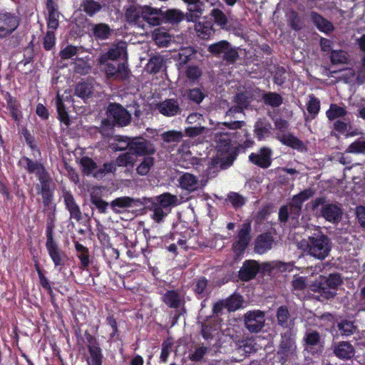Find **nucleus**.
<instances>
[{"label":"nucleus","instance_id":"36","mask_svg":"<svg viewBox=\"0 0 365 365\" xmlns=\"http://www.w3.org/2000/svg\"><path fill=\"white\" fill-rule=\"evenodd\" d=\"M272 242L273 239L270 234H262L257 238L255 250L256 252L263 254L271 249Z\"/></svg>","mask_w":365,"mask_h":365},{"label":"nucleus","instance_id":"64","mask_svg":"<svg viewBox=\"0 0 365 365\" xmlns=\"http://www.w3.org/2000/svg\"><path fill=\"white\" fill-rule=\"evenodd\" d=\"M228 200L235 208L240 207L245 203V197L237 192H230L228 195Z\"/></svg>","mask_w":365,"mask_h":365},{"label":"nucleus","instance_id":"34","mask_svg":"<svg viewBox=\"0 0 365 365\" xmlns=\"http://www.w3.org/2000/svg\"><path fill=\"white\" fill-rule=\"evenodd\" d=\"M185 19H186V14L179 9H170L163 11V24L168 23L172 25H177Z\"/></svg>","mask_w":365,"mask_h":365},{"label":"nucleus","instance_id":"18","mask_svg":"<svg viewBox=\"0 0 365 365\" xmlns=\"http://www.w3.org/2000/svg\"><path fill=\"white\" fill-rule=\"evenodd\" d=\"M272 150L267 146L262 147L257 153H251L249 160L252 164L261 168H268L272 164Z\"/></svg>","mask_w":365,"mask_h":365},{"label":"nucleus","instance_id":"29","mask_svg":"<svg viewBox=\"0 0 365 365\" xmlns=\"http://www.w3.org/2000/svg\"><path fill=\"white\" fill-rule=\"evenodd\" d=\"M304 340L306 342L304 351L317 355L321 352L320 336L318 332L314 331H307L304 336Z\"/></svg>","mask_w":365,"mask_h":365},{"label":"nucleus","instance_id":"1","mask_svg":"<svg viewBox=\"0 0 365 365\" xmlns=\"http://www.w3.org/2000/svg\"><path fill=\"white\" fill-rule=\"evenodd\" d=\"M238 136V145L233 146L227 133H220L217 140V150L221 160V167L226 169L231 166L240 152L245 153L247 148H252L255 141L252 134L247 130L236 133Z\"/></svg>","mask_w":365,"mask_h":365},{"label":"nucleus","instance_id":"56","mask_svg":"<svg viewBox=\"0 0 365 365\" xmlns=\"http://www.w3.org/2000/svg\"><path fill=\"white\" fill-rule=\"evenodd\" d=\"M330 59L332 64L345 63L347 61L346 53L342 50L331 51Z\"/></svg>","mask_w":365,"mask_h":365},{"label":"nucleus","instance_id":"30","mask_svg":"<svg viewBox=\"0 0 365 365\" xmlns=\"http://www.w3.org/2000/svg\"><path fill=\"white\" fill-rule=\"evenodd\" d=\"M310 19L317 29L324 34H329L334 29L333 24L316 11L310 13Z\"/></svg>","mask_w":365,"mask_h":365},{"label":"nucleus","instance_id":"22","mask_svg":"<svg viewBox=\"0 0 365 365\" xmlns=\"http://www.w3.org/2000/svg\"><path fill=\"white\" fill-rule=\"evenodd\" d=\"M144 6L133 4L125 9V21L130 25H140L142 24Z\"/></svg>","mask_w":365,"mask_h":365},{"label":"nucleus","instance_id":"8","mask_svg":"<svg viewBox=\"0 0 365 365\" xmlns=\"http://www.w3.org/2000/svg\"><path fill=\"white\" fill-rule=\"evenodd\" d=\"M144 200L135 199L130 197H121L113 200L110 202V207L115 213H131L132 216H136L142 212Z\"/></svg>","mask_w":365,"mask_h":365},{"label":"nucleus","instance_id":"31","mask_svg":"<svg viewBox=\"0 0 365 365\" xmlns=\"http://www.w3.org/2000/svg\"><path fill=\"white\" fill-rule=\"evenodd\" d=\"M272 124L266 118H258L254 125V134L258 141H262L271 133Z\"/></svg>","mask_w":365,"mask_h":365},{"label":"nucleus","instance_id":"55","mask_svg":"<svg viewBox=\"0 0 365 365\" xmlns=\"http://www.w3.org/2000/svg\"><path fill=\"white\" fill-rule=\"evenodd\" d=\"M59 11L48 12L46 17V24L48 29L56 31L59 26Z\"/></svg>","mask_w":365,"mask_h":365},{"label":"nucleus","instance_id":"62","mask_svg":"<svg viewBox=\"0 0 365 365\" xmlns=\"http://www.w3.org/2000/svg\"><path fill=\"white\" fill-rule=\"evenodd\" d=\"M78 53V47L73 45H68L60 51V56L62 59H71Z\"/></svg>","mask_w":365,"mask_h":365},{"label":"nucleus","instance_id":"40","mask_svg":"<svg viewBox=\"0 0 365 365\" xmlns=\"http://www.w3.org/2000/svg\"><path fill=\"white\" fill-rule=\"evenodd\" d=\"M165 61L162 56L154 55L151 56L146 65L148 72L152 74L159 73L165 66Z\"/></svg>","mask_w":365,"mask_h":365},{"label":"nucleus","instance_id":"53","mask_svg":"<svg viewBox=\"0 0 365 365\" xmlns=\"http://www.w3.org/2000/svg\"><path fill=\"white\" fill-rule=\"evenodd\" d=\"M154 158L150 156L144 157L143 161L137 168V173L141 175H146L150 170V168L153 165Z\"/></svg>","mask_w":365,"mask_h":365},{"label":"nucleus","instance_id":"26","mask_svg":"<svg viewBox=\"0 0 365 365\" xmlns=\"http://www.w3.org/2000/svg\"><path fill=\"white\" fill-rule=\"evenodd\" d=\"M4 98L6 101L7 108L9 110L12 119L15 122H20L23 118L20 103L16 98L13 97L9 92H6L4 94Z\"/></svg>","mask_w":365,"mask_h":365},{"label":"nucleus","instance_id":"7","mask_svg":"<svg viewBox=\"0 0 365 365\" xmlns=\"http://www.w3.org/2000/svg\"><path fill=\"white\" fill-rule=\"evenodd\" d=\"M314 191L312 190L307 189L294 195L292 200L289 207L284 206L279 210V220L282 222H285L289 217H292L293 220L297 219L301 212L302 203L312 197Z\"/></svg>","mask_w":365,"mask_h":365},{"label":"nucleus","instance_id":"24","mask_svg":"<svg viewBox=\"0 0 365 365\" xmlns=\"http://www.w3.org/2000/svg\"><path fill=\"white\" fill-rule=\"evenodd\" d=\"M276 138L282 145L289 147L294 150H297L300 153H303L307 150V147L304 142L289 132L276 136Z\"/></svg>","mask_w":365,"mask_h":365},{"label":"nucleus","instance_id":"60","mask_svg":"<svg viewBox=\"0 0 365 365\" xmlns=\"http://www.w3.org/2000/svg\"><path fill=\"white\" fill-rule=\"evenodd\" d=\"M21 135H23L26 143L32 150L39 152V150L35 143V138L31 134L30 131L24 128L21 129Z\"/></svg>","mask_w":365,"mask_h":365},{"label":"nucleus","instance_id":"23","mask_svg":"<svg viewBox=\"0 0 365 365\" xmlns=\"http://www.w3.org/2000/svg\"><path fill=\"white\" fill-rule=\"evenodd\" d=\"M182 1L187 6L186 20L188 22H196L202 14L203 2L201 0H182Z\"/></svg>","mask_w":365,"mask_h":365},{"label":"nucleus","instance_id":"42","mask_svg":"<svg viewBox=\"0 0 365 365\" xmlns=\"http://www.w3.org/2000/svg\"><path fill=\"white\" fill-rule=\"evenodd\" d=\"M56 104L58 120L66 125H70L71 120L68 113L66 111V106L59 95L57 96Z\"/></svg>","mask_w":365,"mask_h":365},{"label":"nucleus","instance_id":"28","mask_svg":"<svg viewBox=\"0 0 365 365\" xmlns=\"http://www.w3.org/2000/svg\"><path fill=\"white\" fill-rule=\"evenodd\" d=\"M276 317L280 327L287 329V331L294 330V318L291 317L286 306H281L277 309Z\"/></svg>","mask_w":365,"mask_h":365},{"label":"nucleus","instance_id":"49","mask_svg":"<svg viewBox=\"0 0 365 365\" xmlns=\"http://www.w3.org/2000/svg\"><path fill=\"white\" fill-rule=\"evenodd\" d=\"M308 113L314 118L320 110V101L313 94L309 96V101L307 104Z\"/></svg>","mask_w":365,"mask_h":365},{"label":"nucleus","instance_id":"12","mask_svg":"<svg viewBox=\"0 0 365 365\" xmlns=\"http://www.w3.org/2000/svg\"><path fill=\"white\" fill-rule=\"evenodd\" d=\"M46 247L49 257L54 264L55 267L61 271L62 267H63L66 264L67 256L66 253L58 247L57 244L53 240L51 229H48L47 230V240L46 242Z\"/></svg>","mask_w":365,"mask_h":365},{"label":"nucleus","instance_id":"52","mask_svg":"<svg viewBox=\"0 0 365 365\" xmlns=\"http://www.w3.org/2000/svg\"><path fill=\"white\" fill-rule=\"evenodd\" d=\"M211 16L214 19L215 22L224 29L227 24L228 20L223 11L219 9H213L210 13Z\"/></svg>","mask_w":365,"mask_h":365},{"label":"nucleus","instance_id":"15","mask_svg":"<svg viewBox=\"0 0 365 365\" xmlns=\"http://www.w3.org/2000/svg\"><path fill=\"white\" fill-rule=\"evenodd\" d=\"M319 292L326 299H330L336 294L337 287L341 283V279L338 274H331L328 277H320Z\"/></svg>","mask_w":365,"mask_h":365},{"label":"nucleus","instance_id":"58","mask_svg":"<svg viewBox=\"0 0 365 365\" xmlns=\"http://www.w3.org/2000/svg\"><path fill=\"white\" fill-rule=\"evenodd\" d=\"M113 190H110L104 186H93L90 190L91 200H93V196L96 195L98 198L101 199L102 197H106L112 193Z\"/></svg>","mask_w":365,"mask_h":365},{"label":"nucleus","instance_id":"16","mask_svg":"<svg viewBox=\"0 0 365 365\" xmlns=\"http://www.w3.org/2000/svg\"><path fill=\"white\" fill-rule=\"evenodd\" d=\"M295 334L296 331L294 330L287 331L282 334V341L278 350V354L281 356V359L284 361H286L295 352Z\"/></svg>","mask_w":365,"mask_h":365},{"label":"nucleus","instance_id":"10","mask_svg":"<svg viewBox=\"0 0 365 365\" xmlns=\"http://www.w3.org/2000/svg\"><path fill=\"white\" fill-rule=\"evenodd\" d=\"M331 242L324 235L309 237L307 242V250L312 256L319 259L326 258L331 250Z\"/></svg>","mask_w":365,"mask_h":365},{"label":"nucleus","instance_id":"41","mask_svg":"<svg viewBox=\"0 0 365 365\" xmlns=\"http://www.w3.org/2000/svg\"><path fill=\"white\" fill-rule=\"evenodd\" d=\"M262 100L265 105L272 108L279 107L283 103V98L281 95L271 91L263 93Z\"/></svg>","mask_w":365,"mask_h":365},{"label":"nucleus","instance_id":"27","mask_svg":"<svg viewBox=\"0 0 365 365\" xmlns=\"http://www.w3.org/2000/svg\"><path fill=\"white\" fill-rule=\"evenodd\" d=\"M163 302L170 308H178L184 304V293L180 290H168L162 297Z\"/></svg>","mask_w":365,"mask_h":365},{"label":"nucleus","instance_id":"50","mask_svg":"<svg viewBox=\"0 0 365 365\" xmlns=\"http://www.w3.org/2000/svg\"><path fill=\"white\" fill-rule=\"evenodd\" d=\"M273 82L278 86H282L286 81V69L281 66H274L273 71Z\"/></svg>","mask_w":365,"mask_h":365},{"label":"nucleus","instance_id":"45","mask_svg":"<svg viewBox=\"0 0 365 365\" xmlns=\"http://www.w3.org/2000/svg\"><path fill=\"white\" fill-rule=\"evenodd\" d=\"M195 30L197 36L202 39H208L213 34V29L210 23L202 24L200 22L195 24Z\"/></svg>","mask_w":365,"mask_h":365},{"label":"nucleus","instance_id":"17","mask_svg":"<svg viewBox=\"0 0 365 365\" xmlns=\"http://www.w3.org/2000/svg\"><path fill=\"white\" fill-rule=\"evenodd\" d=\"M134 155L150 156L155 153L154 145L141 138H132L130 143L126 144Z\"/></svg>","mask_w":365,"mask_h":365},{"label":"nucleus","instance_id":"57","mask_svg":"<svg viewBox=\"0 0 365 365\" xmlns=\"http://www.w3.org/2000/svg\"><path fill=\"white\" fill-rule=\"evenodd\" d=\"M338 328L343 336H350L356 331V327L353 322L349 321H343L339 323Z\"/></svg>","mask_w":365,"mask_h":365},{"label":"nucleus","instance_id":"44","mask_svg":"<svg viewBox=\"0 0 365 365\" xmlns=\"http://www.w3.org/2000/svg\"><path fill=\"white\" fill-rule=\"evenodd\" d=\"M347 114L346 110L337 104L331 103L329 108L327 110L326 115L329 120H334L336 118L344 117Z\"/></svg>","mask_w":365,"mask_h":365},{"label":"nucleus","instance_id":"32","mask_svg":"<svg viewBox=\"0 0 365 365\" xmlns=\"http://www.w3.org/2000/svg\"><path fill=\"white\" fill-rule=\"evenodd\" d=\"M259 268V264L256 261L247 260L239 272V277L243 281L250 280L256 276Z\"/></svg>","mask_w":365,"mask_h":365},{"label":"nucleus","instance_id":"9","mask_svg":"<svg viewBox=\"0 0 365 365\" xmlns=\"http://www.w3.org/2000/svg\"><path fill=\"white\" fill-rule=\"evenodd\" d=\"M19 163L32 178H35L39 182H50V173L41 162L23 156Z\"/></svg>","mask_w":365,"mask_h":365},{"label":"nucleus","instance_id":"25","mask_svg":"<svg viewBox=\"0 0 365 365\" xmlns=\"http://www.w3.org/2000/svg\"><path fill=\"white\" fill-rule=\"evenodd\" d=\"M163 10L150 6H144L142 23L146 22L151 26H159L163 24Z\"/></svg>","mask_w":365,"mask_h":365},{"label":"nucleus","instance_id":"11","mask_svg":"<svg viewBox=\"0 0 365 365\" xmlns=\"http://www.w3.org/2000/svg\"><path fill=\"white\" fill-rule=\"evenodd\" d=\"M207 51L214 56H222L223 60L229 63H234L239 58L237 50L226 40L210 44Z\"/></svg>","mask_w":365,"mask_h":365},{"label":"nucleus","instance_id":"54","mask_svg":"<svg viewBox=\"0 0 365 365\" xmlns=\"http://www.w3.org/2000/svg\"><path fill=\"white\" fill-rule=\"evenodd\" d=\"M346 152L354 154L365 153V139L356 140L348 146Z\"/></svg>","mask_w":365,"mask_h":365},{"label":"nucleus","instance_id":"20","mask_svg":"<svg viewBox=\"0 0 365 365\" xmlns=\"http://www.w3.org/2000/svg\"><path fill=\"white\" fill-rule=\"evenodd\" d=\"M156 107L159 113L166 117H173L182 112L177 98H167L158 103Z\"/></svg>","mask_w":365,"mask_h":365},{"label":"nucleus","instance_id":"48","mask_svg":"<svg viewBox=\"0 0 365 365\" xmlns=\"http://www.w3.org/2000/svg\"><path fill=\"white\" fill-rule=\"evenodd\" d=\"M288 22L289 26L294 31H300L303 27V21L299 14L294 10L289 12Z\"/></svg>","mask_w":365,"mask_h":365},{"label":"nucleus","instance_id":"39","mask_svg":"<svg viewBox=\"0 0 365 365\" xmlns=\"http://www.w3.org/2000/svg\"><path fill=\"white\" fill-rule=\"evenodd\" d=\"M93 93V86L89 82H79L75 87V95L83 100L91 98Z\"/></svg>","mask_w":365,"mask_h":365},{"label":"nucleus","instance_id":"3","mask_svg":"<svg viewBox=\"0 0 365 365\" xmlns=\"http://www.w3.org/2000/svg\"><path fill=\"white\" fill-rule=\"evenodd\" d=\"M20 24V18L15 13L0 11V40H4L9 48L13 49L20 45V39L14 34Z\"/></svg>","mask_w":365,"mask_h":365},{"label":"nucleus","instance_id":"61","mask_svg":"<svg viewBox=\"0 0 365 365\" xmlns=\"http://www.w3.org/2000/svg\"><path fill=\"white\" fill-rule=\"evenodd\" d=\"M239 350L245 354L252 353L255 350L254 340L252 339H245L239 341Z\"/></svg>","mask_w":365,"mask_h":365},{"label":"nucleus","instance_id":"35","mask_svg":"<svg viewBox=\"0 0 365 365\" xmlns=\"http://www.w3.org/2000/svg\"><path fill=\"white\" fill-rule=\"evenodd\" d=\"M334 353L339 359H349L354 356V349L350 343L342 341L335 346Z\"/></svg>","mask_w":365,"mask_h":365},{"label":"nucleus","instance_id":"21","mask_svg":"<svg viewBox=\"0 0 365 365\" xmlns=\"http://www.w3.org/2000/svg\"><path fill=\"white\" fill-rule=\"evenodd\" d=\"M250 225L244 224L238 232L237 240L233 244L232 249L237 256L241 255L250 241Z\"/></svg>","mask_w":365,"mask_h":365},{"label":"nucleus","instance_id":"13","mask_svg":"<svg viewBox=\"0 0 365 365\" xmlns=\"http://www.w3.org/2000/svg\"><path fill=\"white\" fill-rule=\"evenodd\" d=\"M120 58L127 60V44L125 41H120L111 44L108 51L101 53L98 57V63H104L108 61H117Z\"/></svg>","mask_w":365,"mask_h":365},{"label":"nucleus","instance_id":"51","mask_svg":"<svg viewBox=\"0 0 365 365\" xmlns=\"http://www.w3.org/2000/svg\"><path fill=\"white\" fill-rule=\"evenodd\" d=\"M135 161V155L134 153L126 152L123 154H120L115 160V165H118L119 167H126L130 165H133Z\"/></svg>","mask_w":365,"mask_h":365},{"label":"nucleus","instance_id":"63","mask_svg":"<svg viewBox=\"0 0 365 365\" xmlns=\"http://www.w3.org/2000/svg\"><path fill=\"white\" fill-rule=\"evenodd\" d=\"M274 124L276 130H277L276 136H279L280 135H283L284 133H287V130L289 128V123L287 120L283 118H277L274 121Z\"/></svg>","mask_w":365,"mask_h":365},{"label":"nucleus","instance_id":"6","mask_svg":"<svg viewBox=\"0 0 365 365\" xmlns=\"http://www.w3.org/2000/svg\"><path fill=\"white\" fill-rule=\"evenodd\" d=\"M82 171L84 175H92L98 180H102L108 175H114L116 168L113 163H106L98 166L96 163L89 157H83L80 161Z\"/></svg>","mask_w":365,"mask_h":365},{"label":"nucleus","instance_id":"46","mask_svg":"<svg viewBox=\"0 0 365 365\" xmlns=\"http://www.w3.org/2000/svg\"><path fill=\"white\" fill-rule=\"evenodd\" d=\"M242 302V297L240 294H234L225 300V307L229 312H234L241 307Z\"/></svg>","mask_w":365,"mask_h":365},{"label":"nucleus","instance_id":"4","mask_svg":"<svg viewBox=\"0 0 365 365\" xmlns=\"http://www.w3.org/2000/svg\"><path fill=\"white\" fill-rule=\"evenodd\" d=\"M106 116V118L103 120V123L108 125L125 127L131 121L130 113L118 103L108 104Z\"/></svg>","mask_w":365,"mask_h":365},{"label":"nucleus","instance_id":"2","mask_svg":"<svg viewBox=\"0 0 365 365\" xmlns=\"http://www.w3.org/2000/svg\"><path fill=\"white\" fill-rule=\"evenodd\" d=\"M144 205L152 212L150 217L156 223H161L165 217L170 212L173 207L180 204L176 195L170 193H163L154 198H143Z\"/></svg>","mask_w":365,"mask_h":365},{"label":"nucleus","instance_id":"33","mask_svg":"<svg viewBox=\"0 0 365 365\" xmlns=\"http://www.w3.org/2000/svg\"><path fill=\"white\" fill-rule=\"evenodd\" d=\"M112 32L113 31L108 24L98 23L92 25L91 36L96 41H104L110 37Z\"/></svg>","mask_w":365,"mask_h":365},{"label":"nucleus","instance_id":"37","mask_svg":"<svg viewBox=\"0 0 365 365\" xmlns=\"http://www.w3.org/2000/svg\"><path fill=\"white\" fill-rule=\"evenodd\" d=\"M264 270L270 274H275L277 272H291L293 270V264L282 262H271L264 264Z\"/></svg>","mask_w":365,"mask_h":365},{"label":"nucleus","instance_id":"19","mask_svg":"<svg viewBox=\"0 0 365 365\" xmlns=\"http://www.w3.org/2000/svg\"><path fill=\"white\" fill-rule=\"evenodd\" d=\"M264 314L259 310L248 312L245 315L246 328L251 332L259 331L264 325Z\"/></svg>","mask_w":365,"mask_h":365},{"label":"nucleus","instance_id":"14","mask_svg":"<svg viewBox=\"0 0 365 365\" xmlns=\"http://www.w3.org/2000/svg\"><path fill=\"white\" fill-rule=\"evenodd\" d=\"M99 64L103 66V72L108 79L122 81L128 80L130 71L125 63H119L117 66L108 61Z\"/></svg>","mask_w":365,"mask_h":365},{"label":"nucleus","instance_id":"47","mask_svg":"<svg viewBox=\"0 0 365 365\" xmlns=\"http://www.w3.org/2000/svg\"><path fill=\"white\" fill-rule=\"evenodd\" d=\"M83 11L90 16L98 12L102 6L99 2L94 0H84L81 4Z\"/></svg>","mask_w":365,"mask_h":365},{"label":"nucleus","instance_id":"38","mask_svg":"<svg viewBox=\"0 0 365 365\" xmlns=\"http://www.w3.org/2000/svg\"><path fill=\"white\" fill-rule=\"evenodd\" d=\"M90 357L87 359L88 365H102L103 354L101 349L96 344H91L88 346Z\"/></svg>","mask_w":365,"mask_h":365},{"label":"nucleus","instance_id":"59","mask_svg":"<svg viewBox=\"0 0 365 365\" xmlns=\"http://www.w3.org/2000/svg\"><path fill=\"white\" fill-rule=\"evenodd\" d=\"M37 190L41 191L44 204H48L52 198V191L49 184H37Z\"/></svg>","mask_w":365,"mask_h":365},{"label":"nucleus","instance_id":"43","mask_svg":"<svg viewBox=\"0 0 365 365\" xmlns=\"http://www.w3.org/2000/svg\"><path fill=\"white\" fill-rule=\"evenodd\" d=\"M161 139L166 143H180L183 138V133L181 131L170 130L165 131L160 135Z\"/></svg>","mask_w":365,"mask_h":365},{"label":"nucleus","instance_id":"5","mask_svg":"<svg viewBox=\"0 0 365 365\" xmlns=\"http://www.w3.org/2000/svg\"><path fill=\"white\" fill-rule=\"evenodd\" d=\"M312 208L317 215L324 217L329 222L337 223L341 218L342 211L340 207L334 203L326 202L324 197H319L313 201Z\"/></svg>","mask_w":365,"mask_h":365}]
</instances>
